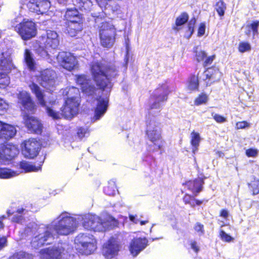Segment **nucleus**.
Returning <instances> with one entry per match:
<instances>
[{
  "label": "nucleus",
  "mask_w": 259,
  "mask_h": 259,
  "mask_svg": "<svg viewBox=\"0 0 259 259\" xmlns=\"http://www.w3.org/2000/svg\"><path fill=\"white\" fill-rule=\"evenodd\" d=\"M77 226L76 220L66 212L62 213L48 227H52V232L57 238L58 235H67L73 232Z\"/></svg>",
  "instance_id": "f03ea898"
},
{
  "label": "nucleus",
  "mask_w": 259,
  "mask_h": 259,
  "mask_svg": "<svg viewBox=\"0 0 259 259\" xmlns=\"http://www.w3.org/2000/svg\"><path fill=\"white\" fill-rule=\"evenodd\" d=\"M106 12H102L99 15H94L95 17V22L97 24H99V34L102 33L104 32L106 34H109L110 35H115V29L112 24L107 22L105 20L102 21L103 19H104L105 15Z\"/></svg>",
  "instance_id": "2eb2a0df"
},
{
  "label": "nucleus",
  "mask_w": 259,
  "mask_h": 259,
  "mask_svg": "<svg viewBox=\"0 0 259 259\" xmlns=\"http://www.w3.org/2000/svg\"><path fill=\"white\" fill-rule=\"evenodd\" d=\"M16 134L15 126L0 121V138L8 140L13 138Z\"/></svg>",
  "instance_id": "4be33fe9"
},
{
  "label": "nucleus",
  "mask_w": 259,
  "mask_h": 259,
  "mask_svg": "<svg viewBox=\"0 0 259 259\" xmlns=\"http://www.w3.org/2000/svg\"><path fill=\"white\" fill-rule=\"evenodd\" d=\"M24 123L28 131L31 133L39 134L42 130V124L36 117L32 116L24 115Z\"/></svg>",
  "instance_id": "a211bd4d"
},
{
  "label": "nucleus",
  "mask_w": 259,
  "mask_h": 259,
  "mask_svg": "<svg viewBox=\"0 0 259 259\" xmlns=\"http://www.w3.org/2000/svg\"><path fill=\"white\" fill-rule=\"evenodd\" d=\"M220 72L218 70H215L213 68H208L204 72L203 75L206 76V79H210L213 80L215 79V76L219 75Z\"/></svg>",
  "instance_id": "58836bf2"
},
{
  "label": "nucleus",
  "mask_w": 259,
  "mask_h": 259,
  "mask_svg": "<svg viewBox=\"0 0 259 259\" xmlns=\"http://www.w3.org/2000/svg\"><path fill=\"white\" fill-rule=\"evenodd\" d=\"M191 144L192 146V152L194 154L197 151L199 143L201 141V138L198 133L193 131L190 135Z\"/></svg>",
  "instance_id": "c85d7f7f"
},
{
  "label": "nucleus",
  "mask_w": 259,
  "mask_h": 259,
  "mask_svg": "<svg viewBox=\"0 0 259 259\" xmlns=\"http://www.w3.org/2000/svg\"><path fill=\"white\" fill-rule=\"evenodd\" d=\"M91 72L100 89H96L91 80L88 84L89 87L87 88L88 92L83 93L88 96H96L97 104L95 116L92 119L95 122L100 119L106 112L108 104V96L112 87L111 80L117 75L118 70L114 65L96 62L91 66Z\"/></svg>",
  "instance_id": "f257e3e1"
},
{
  "label": "nucleus",
  "mask_w": 259,
  "mask_h": 259,
  "mask_svg": "<svg viewBox=\"0 0 259 259\" xmlns=\"http://www.w3.org/2000/svg\"><path fill=\"white\" fill-rule=\"evenodd\" d=\"M8 108V105L5 102L0 99V115L3 114Z\"/></svg>",
  "instance_id": "5fc2aeb1"
},
{
  "label": "nucleus",
  "mask_w": 259,
  "mask_h": 259,
  "mask_svg": "<svg viewBox=\"0 0 259 259\" xmlns=\"http://www.w3.org/2000/svg\"><path fill=\"white\" fill-rule=\"evenodd\" d=\"M9 83V80L6 76L2 77V75L0 76V85L2 86L1 88H5V86L8 85Z\"/></svg>",
  "instance_id": "4d7b16f0"
},
{
  "label": "nucleus",
  "mask_w": 259,
  "mask_h": 259,
  "mask_svg": "<svg viewBox=\"0 0 259 259\" xmlns=\"http://www.w3.org/2000/svg\"><path fill=\"white\" fill-rule=\"evenodd\" d=\"M148 240L145 238L134 239L130 244V250L134 256L137 255L147 245Z\"/></svg>",
  "instance_id": "aec40b11"
},
{
  "label": "nucleus",
  "mask_w": 259,
  "mask_h": 259,
  "mask_svg": "<svg viewBox=\"0 0 259 259\" xmlns=\"http://www.w3.org/2000/svg\"><path fill=\"white\" fill-rule=\"evenodd\" d=\"M61 93L64 96L67 98L64 99L67 105L65 109H69L68 113L65 114V116L71 117L72 115L77 113L78 111L79 91L77 88L74 87L66 88L62 90Z\"/></svg>",
  "instance_id": "7ed1b4c3"
},
{
  "label": "nucleus",
  "mask_w": 259,
  "mask_h": 259,
  "mask_svg": "<svg viewBox=\"0 0 259 259\" xmlns=\"http://www.w3.org/2000/svg\"><path fill=\"white\" fill-rule=\"evenodd\" d=\"M56 72L53 70L47 69L41 72L38 80L43 87L49 89L56 85Z\"/></svg>",
  "instance_id": "9b49d317"
},
{
  "label": "nucleus",
  "mask_w": 259,
  "mask_h": 259,
  "mask_svg": "<svg viewBox=\"0 0 259 259\" xmlns=\"http://www.w3.org/2000/svg\"><path fill=\"white\" fill-rule=\"evenodd\" d=\"M259 26V22H254L251 25V29L253 32L254 34L257 32V29Z\"/></svg>",
  "instance_id": "338daca9"
},
{
  "label": "nucleus",
  "mask_w": 259,
  "mask_h": 259,
  "mask_svg": "<svg viewBox=\"0 0 259 259\" xmlns=\"http://www.w3.org/2000/svg\"><path fill=\"white\" fill-rule=\"evenodd\" d=\"M15 31L22 39L27 40L34 37L36 34L35 24L28 19H24L22 22L15 27Z\"/></svg>",
  "instance_id": "0eeeda50"
},
{
  "label": "nucleus",
  "mask_w": 259,
  "mask_h": 259,
  "mask_svg": "<svg viewBox=\"0 0 259 259\" xmlns=\"http://www.w3.org/2000/svg\"><path fill=\"white\" fill-rule=\"evenodd\" d=\"M196 23V19L195 18L192 19L188 23V29L191 35L194 31V26Z\"/></svg>",
  "instance_id": "13d9d810"
},
{
  "label": "nucleus",
  "mask_w": 259,
  "mask_h": 259,
  "mask_svg": "<svg viewBox=\"0 0 259 259\" xmlns=\"http://www.w3.org/2000/svg\"><path fill=\"white\" fill-rule=\"evenodd\" d=\"M204 182L201 178H198L194 181H189L186 183L188 188L191 190L193 192L197 193L202 191V185Z\"/></svg>",
  "instance_id": "a878e982"
},
{
  "label": "nucleus",
  "mask_w": 259,
  "mask_h": 259,
  "mask_svg": "<svg viewBox=\"0 0 259 259\" xmlns=\"http://www.w3.org/2000/svg\"><path fill=\"white\" fill-rule=\"evenodd\" d=\"M205 31V25L204 23H202L200 24L198 31V35L199 36H201L204 34Z\"/></svg>",
  "instance_id": "bf43d9fd"
},
{
  "label": "nucleus",
  "mask_w": 259,
  "mask_h": 259,
  "mask_svg": "<svg viewBox=\"0 0 259 259\" xmlns=\"http://www.w3.org/2000/svg\"><path fill=\"white\" fill-rule=\"evenodd\" d=\"M207 99V96L206 95L202 94L196 99L195 101V104L196 105H199L205 103Z\"/></svg>",
  "instance_id": "49530a36"
},
{
  "label": "nucleus",
  "mask_w": 259,
  "mask_h": 259,
  "mask_svg": "<svg viewBox=\"0 0 259 259\" xmlns=\"http://www.w3.org/2000/svg\"><path fill=\"white\" fill-rule=\"evenodd\" d=\"M112 0H96L97 2L98 3L99 6L101 8H104L105 10L108 6V4L109 3V1H112Z\"/></svg>",
  "instance_id": "864d4df0"
},
{
  "label": "nucleus",
  "mask_w": 259,
  "mask_h": 259,
  "mask_svg": "<svg viewBox=\"0 0 259 259\" xmlns=\"http://www.w3.org/2000/svg\"><path fill=\"white\" fill-rule=\"evenodd\" d=\"M191 246L192 249H193L196 252H198L199 250V247L197 245L196 242H192L191 244Z\"/></svg>",
  "instance_id": "774afa93"
},
{
  "label": "nucleus",
  "mask_w": 259,
  "mask_h": 259,
  "mask_svg": "<svg viewBox=\"0 0 259 259\" xmlns=\"http://www.w3.org/2000/svg\"><path fill=\"white\" fill-rule=\"evenodd\" d=\"M29 88L32 92L34 93L37 98L39 103L42 106H45L46 104L44 99V93L40 88L35 83H32L29 85Z\"/></svg>",
  "instance_id": "bb28decb"
},
{
  "label": "nucleus",
  "mask_w": 259,
  "mask_h": 259,
  "mask_svg": "<svg viewBox=\"0 0 259 259\" xmlns=\"http://www.w3.org/2000/svg\"><path fill=\"white\" fill-rule=\"evenodd\" d=\"M64 17L68 22L81 21V16L76 8L67 9Z\"/></svg>",
  "instance_id": "cd10ccee"
},
{
  "label": "nucleus",
  "mask_w": 259,
  "mask_h": 259,
  "mask_svg": "<svg viewBox=\"0 0 259 259\" xmlns=\"http://www.w3.org/2000/svg\"><path fill=\"white\" fill-rule=\"evenodd\" d=\"M194 229L199 236H202L204 234V226L199 222L195 224Z\"/></svg>",
  "instance_id": "a18cd8bd"
},
{
  "label": "nucleus",
  "mask_w": 259,
  "mask_h": 259,
  "mask_svg": "<svg viewBox=\"0 0 259 259\" xmlns=\"http://www.w3.org/2000/svg\"><path fill=\"white\" fill-rule=\"evenodd\" d=\"M19 151L17 147L10 144L0 145V162H5L16 156Z\"/></svg>",
  "instance_id": "4468645a"
},
{
  "label": "nucleus",
  "mask_w": 259,
  "mask_h": 259,
  "mask_svg": "<svg viewBox=\"0 0 259 259\" xmlns=\"http://www.w3.org/2000/svg\"><path fill=\"white\" fill-rule=\"evenodd\" d=\"M66 245L65 244H58L41 249L39 251V257L41 259H61L64 258L67 250L66 249Z\"/></svg>",
  "instance_id": "423d86ee"
},
{
  "label": "nucleus",
  "mask_w": 259,
  "mask_h": 259,
  "mask_svg": "<svg viewBox=\"0 0 259 259\" xmlns=\"http://www.w3.org/2000/svg\"><path fill=\"white\" fill-rule=\"evenodd\" d=\"M105 10L108 11L109 14L111 12L113 14L118 15L121 13L120 6L114 1H109L108 6Z\"/></svg>",
  "instance_id": "2f4dec72"
},
{
  "label": "nucleus",
  "mask_w": 259,
  "mask_h": 259,
  "mask_svg": "<svg viewBox=\"0 0 259 259\" xmlns=\"http://www.w3.org/2000/svg\"><path fill=\"white\" fill-rule=\"evenodd\" d=\"M80 253L89 255L96 249V241L93 236L89 234H80L75 239Z\"/></svg>",
  "instance_id": "20e7f679"
},
{
  "label": "nucleus",
  "mask_w": 259,
  "mask_h": 259,
  "mask_svg": "<svg viewBox=\"0 0 259 259\" xmlns=\"http://www.w3.org/2000/svg\"><path fill=\"white\" fill-rule=\"evenodd\" d=\"M57 59L61 65L68 71H71L77 66L78 62L76 58L70 53L60 52Z\"/></svg>",
  "instance_id": "9d476101"
},
{
  "label": "nucleus",
  "mask_w": 259,
  "mask_h": 259,
  "mask_svg": "<svg viewBox=\"0 0 259 259\" xmlns=\"http://www.w3.org/2000/svg\"><path fill=\"white\" fill-rule=\"evenodd\" d=\"M49 50V49H47L46 48V50H45L43 48L39 47L36 50V52L41 57L46 58L50 56L48 52Z\"/></svg>",
  "instance_id": "de8ad7c7"
},
{
  "label": "nucleus",
  "mask_w": 259,
  "mask_h": 259,
  "mask_svg": "<svg viewBox=\"0 0 259 259\" xmlns=\"http://www.w3.org/2000/svg\"><path fill=\"white\" fill-rule=\"evenodd\" d=\"M220 236L221 239L223 241L227 242H230L232 241H233L234 238L227 234L224 231L221 230L220 232Z\"/></svg>",
  "instance_id": "c03bdc74"
},
{
  "label": "nucleus",
  "mask_w": 259,
  "mask_h": 259,
  "mask_svg": "<svg viewBox=\"0 0 259 259\" xmlns=\"http://www.w3.org/2000/svg\"><path fill=\"white\" fill-rule=\"evenodd\" d=\"M18 103L21 106L22 111L33 112L35 109V105L30 95L26 91L20 92L17 95Z\"/></svg>",
  "instance_id": "f3484780"
},
{
  "label": "nucleus",
  "mask_w": 259,
  "mask_h": 259,
  "mask_svg": "<svg viewBox=\"0 0 259 259\" xmlns=\"http://www.w3.org/2000/svg\"><path fill=\"white\" fill-rule=\"evenodd\" d=\"M16 257V259H32V256L31 254L24 252L18 253Z\"/></svg>",
  "instance_id": "09e8293b"
},
{
  "label": "nucleus",
  "mask_w": 259,
  "mask_h": 259,
  "mask_svg": "<svg viewBox=\"0 0 259 259\" xmlns=\"http://www.w3.org/2000/svg\"><path fill=\"white\" fill-rule=\"evenodd\" d=\"M119 250L118 241L114 238H111L104 244L103 248V254L107 259H112L116 256Z\"/></svg>",
  "instance_id": "dca6fc26"
},
{
  "label": "nucleus",
  "mask_w": 259,
  "mask_h": 259,
  "mask_svg": "<svg viewBox=\"0 0 259 259\" xmlns=\"http://www.w3.org/2000/svg\"><path fill=\"white\" fill-rule=\"evenodd\" d=\"M93 225H92V230L95 231H105L110 229L114 226V221L109 220H103L100 217L96 215L93 216Z\"/></svg>",
  "instance_id": "6ab92c4d"
},
{
  "label": "nucleus",
  "mask_w": 259,
  "mask_h": 259,
  "mask_svg": "<svg viewBox=\"0 0 259 259\" xmlns=\"http://www.w3.org/2000/svg\"><path fill=\"white\" fill-rule=\"evenodd\" d=\"M19 175L17 171L12 170L6 167H0V178L10 179L17 176Z\"/></svg>",
  "instance_id": "7c9ffc66"
},
{
  "label": "nucleus",
  "mask_w": 259,
  "mask_h": 259,
  "mask_svg": "<svg viewBox=\"0 0 259 259\" xmlns=\"http://www.w3.org/2000/svg\"><path fill=\"white\" fill-rule=\"evenodd\" d=\"M146 134L149 140L159 149L162 145L161 144V130L160 124L155 117L149 118L146 121Z\"/></svg>",
  "instance_id": "39448f33"
},
{
  "label": "nucleus",
  "mask_w": 259,
  "mask_h": 259,
  "mask_svg": "<svg viewBox=\"0 0 259 259\" xmlns=\"http://www.w3.org/2000/svg\"><path fill=\"white\" fill-rule=\"evenodd\" d=\"M22 153L25 157L33 158L36 157L40 150L39 142L35 139H29L23 144Z\"/></svg>",
  "instance_id": "1a4fd4ad"
},
{
  "label": "nucleus",
  "mask_w": 259,
  "mask_h": 259,
  "mask_svg": "<svg viewBox=\"0 0 259 259\" xmlns=\"http://www.w3.org/2000/svg\"><path fill=\"white\" fill-rule=\"evenodd\" d=\"M169 93V91L166 85L157 89L153 95L154 101L150 105L151 109H159L161 106V102L167 100Z\"/></svg>",
  "instance_id": "f8f14e48"
},
{
  "label": "nucleus",
  "mask_w": 259,
  "mask_h": 259,
  "mask_svg": "<svg viewBox=\"0 0 259 259\" xmlns=\"http://www.w3.org/2000/svg\"><path fill=\"white\" fill-rule=\"evenodd\" d=\"M81 21L68 22L66 27L67 33L71 37L75 36L76 34L81 31L83 28Z\"/></svg>",
  "instance_id": "b1692460"
},
{
  "label": "nucleus",
  "mask_w": 259,
  "mask_h": 259,
  "mask_svg": "<svg viewBox=\"0 0 259 259\" xmlns=\"http://www.w3.org/2000/svg\"><path fill=\"white\" fill-rule=\"evenodd\" d=\"M27 6L30 11L43 14L50 8L51 2L49 0H30Z\"/></svg>",
  "instance_id": "ddd939ff"
},
{
  "label": "nucleus",
  "mask_w": 259,
  "mask_h": 259,
  "mask_svg": "<svg viewBox=\"0 0 259 259\" xmlns=\"http://www.w3.org/2000/svg\"><path fill=\"white\" fill-rule=\"evenodd\" d=\"M245 153L248 157H255L257 155L258 151L255 149L250 148L246 150Z\"/></svg>",
  "instance_id": "603ef678"
},
{
  "label": "nucleus",
  "mask_w": 259,
  "mask_h": 259,
  "mask_svg": "<svg viewBox=\"0 0 259 259\" xmlns=\"http://www.w3.org/2000/svg\"><path fill=\"white\" fill-rule=\"evenodd\" d=\"M93 216L96 215L88 214L84 215L83 218L82 225L83 227L87 230H92V225H93Z\"/></svg>",
  "instance_id": "c9c22d12"
},
{
  "label": "nucleus",
  "mask_w": 259,
  "mask_h": 259,
  "mask_svg": "<svg viewBox=\"0 0 259 259\" xmlns=\"http://www.w3.org/2000/svg\"><path fill=\"white\" fill-rule=\"evenodd\" d=\"M38 233L31 242V246L34 248L37 249L45 245L50 244L55 238L53 232H52V227L48 226L43 232L39 229Z\"/></svg>",
  "instance_id": "6e6552de"
},
{
  "label": "nucleus",
  "mask_w": 259,
  "mask_h": 259,
  "mask_svg": "<svg viewBox=\"0 0 259 259\" xmlns=\"http://www.w3.org/2000/svg\"><path fill=\"white\" fill-rule=\"evenodd\" d=\"M88 130L85 128H83L82 127L79 128L78 130L77 134L79 138H82L85 136V134L87 133Z\"/></svg>",
  "instance_id": "052dcab7"
},
{
  "label": "nucleus",
  "mask_w": 259,
  "mask_h": 259,
  "mask_svg": "<svg viewBox=\"0 0 259 259\" xmlns=\"http://www.w3.org/2000/svg\"><path fill=\"white\" fill-rule=\"evenodd\" d=\"M20 166V168L24 170L25 172L36 171L40 168V167H36L35 165L26 161L21 162Z\"/></svg>",
  "instance_id": "e433bc0d"
},
{
  "label": "nucleus",
  "mask_w": 259,
  "mask_h": 259,
  "mask_svg": "<svg viewBox=\"0 0 259 259\" xmlns=\"http://www.w3.org/2000/svg\"><path fill=\"white\" fill-rule=\"evenodd\" d=\"M67 105L66 104V101H65V104L64 107L61 109V113L56 112L54 111L50 107H47L46 110L50 116H51L54 119H59L62 117L66 119H70L72 117H73L77 113H75L72 115L71 117H66L65 114L66 113H68L69 111V109H65V108L67 107Z\"/></svg>",
  "instance_id": "5701e85b"
},
{
  "label": "nucleus",
  "mask_w": 259,
  "mask_h": 259,
  "mask_svg": "<svg viewBox=\"0 0 259 259\" xmlns=\"http://www.w3.org/2000/svg\"><path fill=\"white\" fill-rule=\"evenodd\" d=\"M37 230V225L35 223H30L25 228L24 234L27 236L33 234Z\"/></svg>",
  "instance_id": "79ce46f5"
},
{
  "label": "nucleus",
  "mask_w": 259,
  "mask_h": 259,
  "mask_svg": "<svg viewBox=\"0 0 259 259\" xmlns=\"http://www.w3.org/2000/svg\"><path fill=\"white\" fill-rule=\"evenodd\" d=\"M91 80L87 78V77L84 75H78L76 78V82L80 85L82 92H88L87 88L89 87L88 84Z\"/></svg>",
  "instance_id": "473e14b6"
},
{
  "label": "nucleus",
  "mask_w": 259,
  "mask_h": 259,
  "mask_svg": "<svg viewBox=\"0 0 259 259\" xmlns=\"http://www.w3.org/2000/svg\"><path fill=\"white\" fill-rule=\"evenodd\" d=\"M215 9L220 16H223L226 9L225 3L222 0L219 1L215 5Z\"/></svg>",
  "instance_id": "ea45409f"
},
{
  "label": "nucleus",
  "mask_w": 259,
  "mask_h": 259,
  "mask_svg": "<svg viewBox=\"0 0 259 259\" xmlns=\"http://www.w3.org/2000/svg\"><path fill=\"white\" fill-rule=\"evenodd\" d=\"M196 58L198 62H200L203 60L206 57V53L202 51L196 52Z\"/></svg>",
  "instance_id": "8fccbe9b"
},
{
  "label": "nucleus",
  "mask_w": 259,
  "mask_h": 259,
  "mask_svg": "<svg viewBox=\"0 0 259 259\" xmlns=\"http://www.w3.org/2000/svg\"><path fill=\"white\" fill-rule=\"evenodd\" d=\"M198 85L199 83L197 76L195 75L191 76L188 85L189 89L191 91L197 90Z\"/></svg>",
  "instance_id": "a19ab883"
},
{
  "label": "nucleus",
  "mask_w": 259,
  "mask_h": 259,
  "mask_svg": "<svg viewBox=\"0 0 259 259\" xmlns=\"http://www.w3.org/2000/svg\"><path fill=\"white\" fill-rule=\"evenodd\" d=\"M214 59L213 56H209L205 58L203 65L204 67H206L211 64Z\"/></svg>",
  "instance_id": "e2e57ef3"
},
{
  "label": "nucleus",
  "mask_w": 259,
  "mask_h": 259,
  "mask_svg": "<svg viewBox=\"0 0 259 259\" xmlns=\"http://www.w3.org/2000/svg\"><path fill=\"white\" fill-rule=\"evenodd\" d=\"M74 5L80 10L89 11L92 6L91 0H74Z\"/></svg>",
  "instance_id": "c756f323"
},
{
  "label": "nucleus",
  "mask_w": 259,
  "mask_h": 259,
  "mask_svg": "<svg viewBox=\"0 0 259 259\" xmlns=\"http://www.w3.org/2000/svg\"><path fill=\"white\" fill-rule=\"evenodd\" d=\"M188 15L186 13H182L176 20V26L174 29L177 31L179 30V27L184 24L188 20Z\"/></svg>",
  "instance_id": "f704fd0d"
},
{
  "label": "nucleus",
  "mask_w": 259,
  "mask_h": 259,
  "mask_svg": "<svg viewBox=\"0 0 259 259\" xmlns=\"http://www.w3.org/2000/svg\"><path fill=\"white\" fill-rule=\"evenodd\" d=\"M211 115L213 119L218 123H223L226 121V118L219 114L212 113Z\"/></svg>",
  "instance_id": "3c124183"
},
{
  "label": "nucleus",
  "mask_w": 259,
  "mask_h": 259,
  "mask_svg": "<svg viewBox=\"0 0 259 259\" xmlns=\"http://www.w3.org/2000/svg\"><path fill=\"white\" fill-rule=\"evenodd\" d=\"M184 201L185 203L190 204L192 206H194L195 205L194 202L191 201V197L189 195H185L183 198Z\"/></svg>",
  "instance_id": "0e129e2a"
},
{
  "label": "nucleus",
  "mask_w": 259,
  "mask_h": 259,
  "mask_svg": "<svg viewBox=\"0 0 259 259\" xmlns=\"http://www.w3.org/2000/svg\"><path fill=\"white\" fill-rule=\"evenodd\" d=\"M24 59L25 62L30 70L34 69L35 62L33 58L32 54L28 49H26L24 53Z\"/></svg>",
  "instance_id": "72a5a7b5"
},
{
  "label": "nucleus",
  "mask_w": 259,
  "mask_h": 259,
  "mask_svg": "<svg viewBox=\"0 0 259 259\" xmlns=\"http://www.w3.org/2000/svg\"><path fill=\"white\" fill-rule=\"evenodd\" d=\"M101 45L104 48H111L115 41V35H110L102 32V33L99 34Z\"/></svg>",
  "instance_id": "393cba45"
},
{
  "label": "nucleus",
  "mask_w": 259,
  "mask_h": 259,
  "mask_svg": "<svg viewBox=\"0 0 259 259\" xmlns=\"http://www.w3.org/2000/svg\"><path fill=\"white\" fill-rule=\"evenodd\" d=\"M1 66L5 71H9L12 67L13 64L10 57H7L4 59L0 58Z\"/></svg>",
  "instance_id": "4c0bfd02"
},
{
  "label": "nucleus",
  "mask_w": 259,
  "mask_h": 259,
  "mask_svg": "<svg viewBox=\"0 0 259 259\" xmlns=\"http://www.w3.org/2000/svg\"><path fill=\"white\" fill-rule=\"evenodd\" d=\"M249 127V124L246 121L238 122L236 123V127L237 129H243Z\"/></svg>",
  "instance_id": "6e6d98bb"
},
{
  "label": "nucleus",
  "mask_w": 259,
  "mask_h": 259,
  "mask_svg": "<svg viewBox=\"0 0 259 259\" xmlns=\"http://www.w3.org/2000/svg\"><path fill=\"white\" fill-rule=\"evenodd\" d=\"M253 194L254 195L257 194L259 193V181L256 182L252 184Z\"/></svg>",
  "instance_id": "69168bd1"
},
{
  "label": "nucleus",
  "mask_w": 259,
  "mask_h": 259,
  "mask_svg": "<svg viewBox=\"0 0 259 259\" xmlns=\"http://www.w3.org/2000/svg\"><path fill=\"white\" fill-rule=\"evenodd\" d=\"M251 47L250 45L247 42H241L238 45V50L242 53L246 52H249L251 50Z\"/></svg>",
  "instance_id": "37998d69"
},
{
  "label": "nucleus",
  "mask_w": 259,
  "mask_h": 259,
  "mask_svg": "<svg viewBox=\"0 0 259 259\" xmlns=\"http://www.w3.org/2000/svg\"><path fill=\"white\" fill-rule=\"evenodd\" d=\"M23 217L20 214L15 215L12 219L13 222H16L18 223H22L23 222Z\"/></svg>",
  "instance_id": "680f3d73"
},
{
  "label": "nucleus",
  "mask_w": 259,
  "mask_h": 259,
  "mask_svg": "<svg viewBox=\"0 0 259 259\" xmlns=\"http://www.w3.org/2000/svg\"><path fill=\"white\" fill-rule=\"evenodd\" d=\"M45 45L47 49H56L59 45V39L57 33L52 30L47 31V38Z\"/></svg>",
  "instance_id": "412c9836"
}]
</instances>
